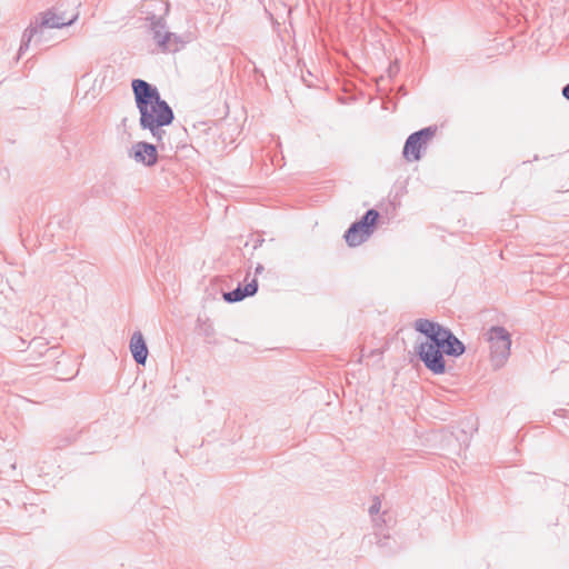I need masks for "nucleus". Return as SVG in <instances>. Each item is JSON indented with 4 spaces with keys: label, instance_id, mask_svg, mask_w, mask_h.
Here are the masks:
<instances>
[{
    "label": "nucleus",
    "instance_id": "1",
    "mask_svg": "<svg viewBox=\"0 0 569 569\" xmlns=\"http://www.w3.org/2000/svg\"><path fill=\"white\" fill-rule=\"evenodd\" d=\"M137 108L140 112V126L148 129L158 142L162 141L166 131L174 114L167 101L162 100L156 87L142 79H134L131 83Z\"/></svg>",
    "mask_w": 569,
    "mask_h": 569
},
{
    "label": "nucleus",
    "instance_id": "2",
    "mask_svg": "<svg viewBox=\"0 0 569 569\" xmlns=\"http://www.w3.org/2000/svg\"><path fill=\"white\" fill-rule=\"evenodd\" d=\"M448 328L441 327L437 335L416 347V352L427 369L435 375H442L446 371L443 350L446 348Z\"/></svg>",
    "mask_w": 569,
    "mask_h": 569
},
{
    "label": "nucleus",
    "instance_id": "3",
    "mask_svg": "<svg viewBox=\"0 0 569 569\" xmlns=\"http://www.w3.org/2000/svg\"><path fill=\"white\" fill-rule=\"evenodd\" d=\"M57 8L50 9L43 13L40 14V20H36L34 26H30L22 36L21 46L19 48V57L22 56V53L28 49L31 40L36 38V43L40 42L41 37L43 36V29L46 28H62L66 26L72 24L77 18L78 14L74 13L72 16H67L66 12L58 13Z\"/></svg>",
    "mask_w": 569,
    "mask_h": 569
},
{
    "label": "nucleus",
    "instance_id": "4",
    "mask_svg": "<svg viewBox=\"0 0 569 569\" xmlns=\"http://www.w3.org/2000/svg\"><path fill=\"white\" fill-rule=\"evenodd\" d=\"M487 336L490 343L491 361L496 368H500L510 356V335L503 327L497 326L490 328Z\"/></svg>",
    "mask_w": 569,
    "mask_h": 569
},
{
    "label": "nucleus",
    "instance_id": "5",
    "mask_svg": "<svg viewBox=\"0 0 569 569\" xmlns=\"http://www.w3.org/2000/svg\"><path fill=\"white\" fill-rule=\"evenodd\" d=\"M437 132L436 126L423 128L419 131L411 133L403 147V157L411 161H418L421 159V149L426 148L428 142L435 137Z\"/></svg>",
    "mask_w": 569,
    "mask_h": 569
},
{
    "label": "nucleus",
    "instance_id": "6",
    "mask_svg": "<svg viewBox=\"0 0 569 569\" xmlns=\"http://www.w3.org/2000/svg\"><path fill=\"white\" fill-rule=\"evenodd\" d=\"M151 30L153 32V40L163 51L178 50L179 37L166 30V24L161 18L152 17Z\"/></svg>",
    "mask_w": 569,
    "mask_h": 569
},
{
    "label": "nucleus",
    "instance_id": "7",
    "mask_svg": "<svg viewBox=\"0 0 569 569\" xmlns=\"http://www.w3.org/2000/svg\"><path fill=\"white\" fill-rule=\"evenodd\" d=\"M129 156L137 162H141L148 167L154 166L158 161V151L156 146L144 141L134 143Z\"/></svg>",
    "mask_w": 569,
    "mask_h": 569
},
{
    "label": "nucleus",
    "instance_id": "8",
    "mask_svg": "<svg viewBox=\"0 0 569 569\" xmlns=\"http://www.w3.org/2000/svg\"><path fill=\"white\" fill-rule=\"evenodd\" d=\"M129 347L134 361L143 366L148 358V347L141 331L133 332Z\"/></svg>",
    "mask_w": 569,
    "mask_h": 569
},
{
    "label": "nucleus",
    "instance_id": "9",
    "mask_svg": "<svg viewBox=\"0 0 569 569\" xmlns=\"http://www.w3.org/2000/svg\"><path fill=\"white\" fill-rule=\"evenodd\" d=\"M258 291V281L252 279L251 282L244 287L239 284L236 289L224 292L223 299L229 303H234L243 300L246 297H252Z\"/></svg>",
    "mask_w": 569,
    "mask_h": 569
},
{
    "label": "nucleus",
    "instance_id": "10",
    "mask_svg": "<svg viewBox=\"0 0 569 569\" xmlns=\"http://www.w3.org/2000/svg\"><path fill=\"white\" fill-rule=\"evenodd\" d=\"M370 236L365 234V229L357 227V222H353L345 233V239L348 246L357 247L365 242Z\"/></svg>",
    "mask_w": 569,
    "mask_h": 569
},
{
    "label": "nucleus",
    "instance_id": "11",
    "mask_svg": "<svg viewBox=\"0 0 569 569\" xmlns=\"http://www.w3.org/2000/svg\"><path fill=\"white\" fill-rule=\"evenodd\" d=\"M379 212L376 209H369L361 217L360 220L356 221L357 227H361L365 229V234L371 236L375 229V226L379 219Z\"/></svg>",
    "mask_w": 569,
    "mask_h": 569
},
{
    "label": "nucleus",
    "instance_id": "12",
    "mask_svg": "<svg viewBox=\"0 0 569 569\" xmlns=\"http://www.w3.org/2000/svg\"><path fill=\"white\" fill-rule=\"evenodd\" d=\"M447 341L443 353L447 356L459 357L461 356L466 348L465 345L449 330V333H446Z\"/></svg>",
    "mask_w": 569,
    "mask_h": 569
},
{
    "label": "nucleus",
    "instance_id": "13",
    "mask_svg": "<svg viewBox=\"0 0 569 569\" xmlns=\"http://www.w3.org/2000/svg\"><path fill=\"white\" fill-rule=\"evenodd\" d=\"M441 327L442 326L439 325L438 322H433L428 319H417L415 321V329L418 332L425 335L428 338V340L435 335H437V331H439Z\"/></svg>",
    "mask_w": 569,
    "mask_h": 569
},
{
    "label": "nucleus",
    "instance_id": "14",
    "mask_svg": "<svg viewBox=\"0 0 569 569\" xmlns=\"http://www.w3.org/2000/svg\"><path fill=\"white\" fill-rule=\"evenodd\" d=\"M381 509V501L379 497L373 498V502L369 508V513L373 517L380 512Z\"/></svg>",
    "mask_w": 569,
    "mask_h": 569
},
{
    "label": "nucleus",
    "instance_id": "15",
    "mask_svg": "<svg viewBox=\"0 0 569 569\" xmlns=\"http://www.w3.org/2000/svg\"><path fill=\"white\" fill-rule=\"evenodd\" d=\"M385 516H386V512L383 513L382 517L373 518V522H375L376 527H381L382 523H387V520H386Z\"/></svg>",
    "mask_w": 569,
    "mask_h": 569
},
{
    "label": "nucleus",
    "instance_id": "16",
    "mask_svg": "<svg viewBox=\"0 0 569 569\" xmlns=\"http://www.w3.org/2000/svg\"><path fill=\"white\" fill-rule=\"evenodd\" d=\"M389 539H390L389 536H385L382 539H379V541H378L379 546L381 548L388 547Z\"/></svg>",
    "mask_w": 569,
    "mask_h": 569
},
{
    "label": "nucleus",
    "instance_id": "17",
    "mask_svg": "<svg viewBox=\"0 0 569 569\" xmlns=\"http://www.w3.org/2000/svg\"><path fill=\"white\" fill-rule=\"evenodd\" d=\"M263 241H264V239H263V238H257V239L254 240V242H253V246H252L253 250H256V249H258L259 247H261V246H262V243H263Z\"/></svg>",
    "mask_w": 569,
    "mask_h": 569
},
{
    "label": "nucleus",
    "instance_id": "18",
    "mask_svg": "<svg viewBox=\"0 0 569 569\" xmlns=\"http://www.w3.org/2000/svg\"><path fill=\"white\" fill-rule=\"evenodd\" d=\"M562 96L565 99H567L569 101V83L566 84L563 88H562V91H561Z\"/></svg>",
    "mask_w": 569,
    "mask_h": 569
},
{
    "label": "nucleus",
    "instance_id": "19",
    "mask_svg": "<svg viewBox=\"0 0 569 569\" xmlns=\"http://www.w3.org/2000/svg\"><path fill=\"white\" fill-rule=\"evenodd\" d=\"M262 270H263V266L258 264L257 268H256V273H261Z\"/></svg>",
    "mask_w": 569,
    "mask_h": 569
},
{
    "label": "nucleus",
    "instance_id": "20",
    "mask_svg": "<svg viewBox=\"0 0 569 569\" xmlns=\"http://www.w3.org/2000/svg\"><path fill=\"white\" fill-rule=\"evenodd\" d=\"M212 332V328L211 326H208V328L206 329V335H210Z\"/></svg>",
    "mask_w": 569,
    "mask_h": 569
}]
</instances>
